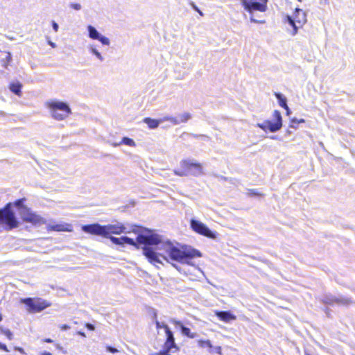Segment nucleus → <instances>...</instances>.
Listing matches in <instances>:
<instances>
[{
	"label": "nucleus",
	"instance_id": "obj_1",
	"mask_svg": "<svg viewBox=\"0 0 355 355\" xmlns=\"http://www.w3.org/2000/svg\"><path fill=\"white\" fill-rule=\"evenodd\" d=\"M82 230L89 234L94 236H101L105 238H108L111 234H121L126 233V227L123 223H118L116 224H108L106 225H101L98 223H92L89 225H83ZM128 232H130L128 231Z\"/></svg>",
	"mask_w": 355,
	"mask_h": 355
},
{
	"label": "nucleus",
	"instance_id": "obj_2",
	"mask_svg": "<svg viewBox=\"0 0 355 355\" xmlns=\"http://www.w3.org/2000/svg\"><path fill=\"white\" fill-rule=\"evenodd\" d=\"M159 250H164L166 251V261H168V257H169L173 261L190 264V261L194 257H201V253L198 250L195 249L181 250L177 247L173 246L171 243H165L162 244V247L159 248Z\"/></svg>",
	"mask_w": 355,
	"mask_h": 355
},
{
	"label": "nucleus",
	"instance_id": "obj_3",
	"mask_svg": "<svg viewBox=\"0 0 355 355\" xmlns=\"http://www.w3.org/2000/svg\"><path fill=\"white\" fill-rule=\"evenodd\" d=\"M176 175L198 176L202 173V165L201 163L190 159H184L180 162L178 166L174 169Z\"/></svg>",
	"mask_w": 355,
	"mask_h": 355
},
{
	"label": "nucleus",
	"instance_id": "obj_4",
	"mask_svg": "<svg viewBox=\"0 0 355 355\" xmlns=\"http://www.w3.org/2000/svg\"><path fill=\"white\" fill-rule=\"evenodd\" d=\"M243 8L248 12L250 16L252 22L257 24H264L265 20H258L254 17V12H266L268 9V0H239Z\"/></svg>",
	"mask_w": 355,
	"mask_h": 355
},
{
	"label": "nucleus",
	"instance_id": "obj_5",
	"mask_svg": "<svg viewBox=\"0 0 355 355\" xmlns=\"http://www.w3.org/2000/svg\"><path fill=\"white\" fill-rule=\"evenodd\" d=\"M0 225L6 230H11L19 226V221L12 210L11 202L7 203L0 209Z\"/></svg>",
	"mask_w": 355,
	"mask_h": 355
},
{
	"label": "nucleus",
	"instance_id": "obj_6",
	"mask_svg": "<svg viewBox=\"0 0 355 355\" xmlns=\"http://www.w3.org/2000/svg\"><path fill=\"white\" fill-rule=\"evenodd\" d=\"M46 105L50 110L52 117L55 120H64L71 114V108L64 102L51 101L46 103Z\"/></svg>",
	"mask_w": 355,
	"mask_h": 355
},
{
	"label": "nucleus",
	"instance_id": "obj_7",
	"mask_svg": "<svg viewBox=\"0 0 355 355\" xmlns=\"http://www.w3.org/2000/svg\"><path fill=\"white\" fill-rule=\"evenodd\" d=\"M21 302L27 306L29 313H39L49 307L51 303L41 297H26L21 300Z\"/></svg>",
	"mask_w": 355,
	"mask_h": 355
},
{
	"label": "nucleus",
	"instance_id": "obj_8",
	"mask_svg": "<svg viewBox=\"0 0 355 355\" xmlns=\"http://www.w3.org/2000/svg\"><path fill=\"white\" fill-rule=\"evenodd\" d=\"M274 122L270 120H266L262 123H258L257 126L263 131H269L270 132H275L279 130L282 127V117L281 112L278 110H275L272 113Z\"/></svg>",
	"mask_w": 355,
	"mask_h": 355
},
{
	"label": "nucleus",
	"instance_id": "obj_9",
	"mask_svg": "<svg viewBox=\"0 0 355 355\" xmlns=\"http://www.w3.org/2000/svg\"><path fill=\"white\" fill-rule=\"evenodd\" d=\"M286 20L293 28L291 34L295 35L297 33L298 28L302 27L306 22V16L302 10L296 8L293 17L287 15Z\"/></svg>",
	"mask_w": 355,
	"mask_h": 355
},
{
	"label": "nucleus",
	"instance_id": "obj_10",
	"mask_svg": "<svg viewBox=\"0 0 355 355\" xmlns=\"http://www.w3.org/2000/svg\"><path fill=\"white\" fill-rule=\"evenodd\" d=\"M190 226L193 232L203 236L212 239H215L217 236L216 232L211 231L205 224L198 220L191 219Z\"/></svg>",
	"mask_w": 355,
	"mask_h": 355
},
{
	"label": "nucleus",
	"instance_id": "obj_11",
	"mask_svg": "<svg viewBox=\"0 0 355 355\" xmlns=\"http://www.w3.org/2000/svg\"><path fill=\"white\" fill-rule=\"evenodd\" d=\"M148 234H139L136 238V243L139 246V244L146 245H157L161 243L162 241L160 236L155 233H152L150 230H146Z\"/></svg>",
	"mask_w": 355,
	"mask_h": 355
},
{
	"label": "nucleus",
	"instance_id": "obj_12",
	"mask_svg": "<svg viewBox=\"0 0 355 355\" xmlns=\"http://www.w3.org/2000/svg\"><path fill=\"white\" fill-rule=\"evenodd\" d=\"M21 216L24 222L30 223L35 225L45 223L43 218L32 211L31 209L27 207H23Z\"/></svg>",
	"mask_w": 355,
	"mask_h": 355
},
{
	"label": "nucleus",
	"instance_id": "obj_13",
	"mask_svg": "<svg viewBox=\"0 0 355 355\" xmlns=\"http://www.w3.org/2000/svg\"><path fill=\"white\" fill-rule=\"evenodd\" d=\"M142 250L144 255L150 263H161L162 261H160L159 257H162L164 260H166V255L165 253L157 252L151 247L144 246L142 248Z\"/></svg>",
	"mask_w": 355,
	"mask_h": 355
},
{
	"label": "nucleus",
	"instance_id": "obj_14",
	"mask_svg": "<svg viewBox=\"0 0 355 355\" xmlns=\"http://www.w3.org/2000/svg\"><path fill=\"white\" fill-rule=\"evenodd\" d=\"M164 327L166 339L164 343L163 349L172 350L173 349H175V351H178L179 347L175 343V340L173 331L170 329L169 327Z\"/></svg>",
	"mask_w": 355,
	"mask_h": 355
},
{
	"label": "nucleus",
	"instance_id": "obj_15",
	"mask_svg": "<svg viewBox=\"0 0 355 355\" xmlns=\"http://www.w3.org/2000/svg\"><path fill=\"white\" fill-rule=\"evenodd\" d=\"M110 240L112 241V243L115 245H123L124 244H128L130 245L134 246L135 248L139 249V246L138 244L131 238H129L128 236H121L119 238L114 237V236H110Z\"/></svg>",
	"mask_w": 355,
	"mask_h": 355
},
{
	"label": "nucleus",
	"instance_id": "obj_16",
	"mask_svg": "<svg viewBox=\"0 0 355 355\" xmlns=\"http://www.w3.org/2000/svg\"><path fill=\"white\" fill-rule=\"evenodd\" d=\"M191 116L189 112H184L182 114H180L178 117L173 116H165L162 121H169L173 125H178L181 123H187L190 119Z\"/></svg>",
	"mask_w": 355,
	"mask_h": 355
},
{
	"label": "nucleus",
	"instance_id": "obj_17",
	"mask_svg": "<svg viewBox=\"0 0 355 355\" xmlns=\"http://www.w3.org/2000/svg\"><path fill=\"white\" fill-rule=\"evenodd\" d=\"M46 230L48 232H71L73 231V227L69 223H60L54 225H49L46 226Z\"/></svg>",
	"mask_w": 355,
	"mask_h": 355
},
{
	"label": "nucleus",
	"instance_id": "obj_18",
	"mask_svg": "<svg viewBox=\"0 0 355 355\" xmlns=\"http://www.w3.org/2000/svg\"><path fill=\"white\" fill-rule=\"evenodd\" d=\"M173 322L176 327H179L180 328L183 335L186 336L189 338H194L197 337L196 333L191 332V329L189 327H187L184 325H183V324L180 321L174 320Z\"/></svg>",
	"mask_w": 355,
	"mask_h": 355
},
{
	"label": "nucleus",
	"instance_id": "obj_19",
	"mask_svg": "<svg viewBox=\"0 0 355 355\" xmlns=\"http://www.w3.org/2000/svg\"><path fill=\"white\" fill-rule=\"evenodd\" d=\"M216 315L220 320L225 322H229L236 319V315L230 311H217L216 312Z\"/></svg>",
	"mask_w": 355,
	"mask_h": 355
},
{
	"label": "nucleus",
	"instance_id": "obj_20",
	"mask_svg": "<svg viewBox=\"0 0 355 355\" xmlns=\"http://www.w3.org/2000/svg\"><path fill=\"white\" fill-rule=\"evenodd\" d=\"M21 88H22V84L19 82L17 83H11L9 85V89L10 90L16 94L18 96H21L22 92H21Z\"/></svg>",
	"mask_w": 355,
	"mask_h": 355
},
{
	"label": "nucleus",
	"instance_id": "obj_21",
	"mask_svg": "<svg viewBox=\"0 0 355 355\" xmlns=\"http://www.w3.org/2000/svg\"><path fill=\"white\" fill-rule=\"evenodd\" d=\"M275 96H276L277 99L278 100L279 105L284 108L286 111H289V107L287 105V100L285 96H284L280 93H275Z\"/></svg>",
	"mask_w": 355,
	"mask_h": 355
},
{
	"label": "nucleus",
	"instance_id": "obj_22",
	"mask_svg": "<svg viewBox=\"0 0 355 355\" xmlns=\"http://www.w3.org/2000/svg\"><path fill=\"white\" fill-rule=\"evenodd\" d=\"M160 121H161L159 120L151 119L150 117L144 119V122L147 124L150 129L157 128L159 126Z\"/></svg>",
	"mask_w": 355,
	"mask_h": 355
},
{
	"label": "nucleus",
	"instance_id": "obj_23",
	"mask_svg": "<svg viewBox=\"0 0 355 355\" xmlns=\"http://www.w3.org/2000/svg\"><path fill=\"white\" fill-rule=\"evenodd\" d=\"M198 345L201 348H209V352H212V344L209 340H199Z\"/></svg>",
	"mask_w": 355,
	"mask_h": 355
},
{
	"label": "nucleus",
	"instance_id": "obj_24",
	"mask_svg": "<svg viewBox=\"0 0 355 355\" xmlns=\"http://www.w3.org/2000/svg\"><path fill=\"white\" fill-rule=\"evenodd\" d=\"M247 195L249 197H263L265 194L262 192H259L257 189H248Z\"/></svg>",
	"mask_w": 355,
	"mask_h": 355
},
{
	"label": "nucleus",
	"instance_id": "obj_25",
	"mask_svg": "<svg viewBox=\"0 0 355 355\" xmlns=\"http://www.w3.org/2000/svg\"><path fill=\"white\" fill-rule=\"evenodd\" d=\"M88 31H89V35L90 38H92L93 40H97L98 38H99L100 34L98 33V32L96 31V29L94 27L89 25L88 26Z\"/></svg>",
	"mask_w": 355,
	"mask_h": 355
},
{
	"label": "nucleus",
	"instance_id": "obj_26",
	"mask_svg": "<svg viewBox=\"0 0 355 355\" xmlns=\"http://www.w3.org/2000/svg\"><path fill=\"white\" fill-rule=\"evenodd\" d=\"M121 143L131 147H135L136 146L134 140L127 137H123Z\"/></svg>",
	"mask_w": 355,
	"mask_h": 355
},
{
	"label": "nucleus",
	"instance_id": "obj_27",
	"mask_svg": "<svg viewBox=\"0 0 355 355\" xmlns=\"http://www.w3.org/2000/svg\"><path fill=\"white\" fill-rule=\"evenodd\" d=\"M341 302H342V300L340 299H338V298H331V299H329V298L326 297L325 299L323 300V303L326 304H334V303L340 304Z\"/></svg>",
	"mask_w": 355,
	"mask_h": 355
},
{
	"label": "nucleus",
	"instance_id": "obj_28",
	"mask_svg": "<svg viewBox=\"0 0 355 355\" xmlns=\"http://www.w3.org/2000/svg\"><path fill=\"white\" fill-rule=\"evenodd\" d=\"M1 332L7 337L8 340H12L13 334L10 329H2Z\"/></svg>",
	"mask_w": 355,
	"mask_h": 355
},
{
	"label": "nucleus",
	"instance_id": "obj_29",
	"mask_svg": "<svg viewBox=\"0 0 355 355\" xmlns=\"http://www.w3.org/2000/svg\"><path fill=\"white\" fill-rule=\"evenodd\" d=\"M25 200V198H20L14 202V205L17 207H21L23 209V207H25L23 205L24 201Z\"/></svg>",
	"mask_w": 355,
	"mask_h": 355
},
{
	"label": "nucleus",
	"instance_id": "obj_30",
	"mask_svg": "<svg viewBox=\"0 0 355 355\" xmlns=\"http://www.w3.org/2000/svg\"><path fill=\"white\" fill-rule=\"evenodd\" d=\"M97 40H99L103 44L109 45L110 44L109 39L105 36L99 35V38H98Z\"/></svg>",
	"mask_w": 355,
	"mask_h": 355
},
{
	"label": "nucleus",
	"instance_id": "obj_31",
	"mask_svg": "<svg viewBox=\"0 0 355 355\" xmlns=\"http://www.w3.org/2000/svg\"><path fill=\"white\" fill-rule=\"evenodd\" d=\"M297 119L293 118L290 121V127L293 128H297L299 123H297Z\"/></svg>",
	"mask_w": 355,
	"mask_h": 355
},
{
	"label": "nucleus",
	"instance_id": "obj_32",
	"mask_svg": "<svg viewBox=\"0 0 355 355\" xmlns=\"http://www.w3.org/2000/svg\"><path fill=\"white\" fill-rule=\"evenodd\" d=\"M155 323L157 329H164L165 330L164 327H168L167 324H166L164 323H161L158 320H156Z\"/></svg>",
	"mask_w": 355,
	"mask_h": 355
},
{
	"label": "nucleus",
	"instance_id": "obj_33",
	"mask_svg": "<svg viewBox=\"0 0 355 355\" xmlns=\"http://www.w3.org/2000/svg\"><path fill=\"white\" fill-rule=\"evenodd\" d=\"M190 4L192 8L200 14V15L203 16L202 12L196 6L193 2H191Z\"/></svg>",
	"mask_w": 355,
	"mask_h": 355
},
{
	"label": "nucleus",
	"instance_id": "obj_34",
	"mask_svg": "<svg viewBox=\"0 0 355 355\" xmlns=\"http://www.w3.org/2000/svg\"><path fill=\"white\" fill-rule=\"evenodd\" d=\"M70 7L76 10L81 9V5L80 3H71Z\"/></svg>",
	"mask_w": 355,
	"mask_h": 355
},
{
	"label": "nucleus",
	"instance_id": "obj_35",
	"mask_svg": "<svg viewBox=\"0 0 355 355\" xmlns=\"http://www.w3.org/2000/svg\"><path fill=\"white\" fill-rule=\"evenodd\" d=\"M85 327L90 331H94L95 329V327L91 323H85Z\"/></svg>",
	"mask_w": 355,
	"mask_h": 355
},
{
	"label": "nucleus",
	"instance_id": "obj_36",
	"mask_svg": "<svg viewBox=\"0 0 355 355\" xmlns=\"http://www.w3.org/2000/svg\"><path fill=\"white\" fill-rule=\"evenodd\" d=\"M0 349L6 352H9V349H8L6 345L1 343H0Z\"/></svg>",
	"mask_w": 355,
	"mask_h": 355
},
{
	"label": "nucleus",
	"instance_id": "obj_37",
	"mask_svg": "<svg viewBox=\"0 0 355 355\" xmlns=\"http://www.w3.org/2000/svg\"><path fill=\"white\" fill-rule=\"evenodd\" d=\"M59 327L62 331H66L70 329V327L66 324H61Z\"/></svg>",
	"mask_w": 355,
	"mask_h": 355
},
{
	"label": "nucleus",
	"instance_id": "obj_38",
	"mask_svg": "<svg viewBox=\"0 0 355 355\" xmlns=\"http://www.w3.org/2000/svg\"><path fill=\"white\" fill-rule=\"evenodd\" d=\"M106 349H107V350L108 352H112V353H116V352H118V350H117L116 348L112 347H110V346H107V347H106Z\"/></svg>",
	"mask_w": 355,
	"mask_h": 355
},
{
	"label": "nucleus",
	"instance_id": "obj_39",
	"mask_svg": "<svg viewBox=\"0 0 355 355\" xmlns=\"http://www.w3.org/2000/svg\"><path fill=\"white\" fill-rule=\"evenodd\" d=\"M14 349H15V351H17V352H20V353H21V354H26V353H25L24 349L22 347H14Z\"/></svg>",
	"mask_w": 355,
	"mask_h": 355
},
{
	"label": "nucleus",
	"instance_id": "obj_40",
	"mask_svg": "<svg viewBox=\"0 0 355 355\" xmlns=\"http://www.w3.org/2000/svg\"><path fill=\"white\" fill-rule=\"evenodd\" d=\"M92 52L101 60H102V57H101V53L96 51V49H93L92 50Z\"/></svg>",
	"mask_w": 355,
	"mask_h": 355
},
{
	"label": "nucleus",
	"instance_id": "obj_41",
	"mask_svg": "<svg viewBox=\"0 0 355 355\" xmlns=\"http://www.w3.org/2000/svg\"><path fill=\"white\" fill-rule=\"evenodd\" d=\"M153 320H154V322H155L156 320H157V313L156 311H153Z\"/></svg>",
	"mask_w": 355,
	"mask_h": 355
},
{
	"label": "nucleus",
	"instance_id": "obj_42",
	"mask_svg": "<svg viewBox=\"0 0 355 355\" xmlns=\"http://www.w3.org/2000/svg\"><path fill=\"white\" fill-rule=\"evenodd\" d=\"M215 351L217 354L221 355L222 354V348L220 346H218L215 348Z\"/></svg>",
	"mask_w": 355,
	"mask_h": 355
},
{
	"label": "nucleus",
	"instance_id": "obj_43",
	"mask_svg": "<svg viewBox=\"0 0 355 355\" xmlns=\"http://www.w3.org/2000/svg\"><path fill=\"white\" fill-rule=\"evenodd\" d=\"M52 25H53V30L55 32H57L58 31V24L56 22H55V21H53Z\"/></svg>",
	"mask_w": 355,
	"mask_h": 355
},
{
	"label": "nucleus",
	"instance_id": "obj_44",
	"mask_svg": "<svg viewBox=\"0 0 355 355\" xmlns=\"http://www.w3.org/2000/svg\"><path fill=\"white\" fill-rule=\"evenodd\" d=\"M43 342L46 343H53V340L51 338H44L43 340Z\"/></svg>",
	"mask_w": 355,
	"mask_h": 355
},
{
	"label": "nucleus",
	"instance_id": "obj_45",
	"mask_svg": "<svg viewBox=\"0 0 355 355\" xmlns=\"http://www.w3.org/2000/svg\"><path fill=\"white\" fill-rule=\"evenodd\" d=\"M77 334L78 335H80V336H82V337H86L85 334L84 332H83V331H79L77 332Z\"/></svg>",
	"mask_w": 355,
	"mask_h": 355
},
{
	"label": "nucleus",
	"instance_id": "obj_46",
	"mask_svg": "<svg viewBox=\"0 0 355 355\" xmlns=\"http://www.w3.org/2000/svg\"><path fill=\"white\" fill-rule=\"evenodd\" d=\"M161 247H162V245L157 248V252L166 253V251L164 250H159V248H160Z\"/></svg>",
	"mask_w": 355,
	"mask_h": 355
},
{
	"label": "nucleus",
	"instance_id": "obj_47",
	"mask_svg": "<svg viewBox=\"0 0 355 355\" xmlns=\"http://www.w3.org/2000/svg\"><path fill=\"white\" fill-rule=\"evenodd\" d=\"M305 122V120L304 119H297V123H303Z\"/></svg>",
	"mask_w": 355,
	"mask_h": 355
},
{
	"label": "nucleus",
	"instance_id": "obj_48",
	"mask_svg": "<svg viewBox=\"0 0 355 355\" xmlns=\"http://www.w3.org/2000/svg\"><path fill=\"white\" fill-rule=\"evenodd\" d=\"M40 355H53V354L49 352H43L42 353H41Z\"/></svg>",
	"mask_w": 355,
	"mask_h": 355
},
{
	"label": "nucleus",
	"instance_id": "obj_49",
	"mask_svg": "<svg viewBox=\"0 0 355 355\" xmlns=\"http://www.w3.org/2000/svg\"><path fill=\"white\" fill-rule=\"evenodd\" d=\"M132 232L134 233H137L138 231L137 230H133Z\"/></svg>",
	"mask_w": 355,
	"mask_h": 355
},
{
	"label": "nucleus",
	"instance_id": "obj_50",
	"mask_svg": "<svg viewBox=\"0 0 355 355\" xmlns=\"http://www.w3.org/2000/svg\"><path fill=\"white\" fill-rule=\"evenodd\" d=\"M2 320V315L0 313V322Z\"/></svg>",
	"mask_w": 355,
	"mask_h": 355
},
{
	"label": "nucleus",
	"instance_id": "obj_51",
	"mask_svg": "<svg viewBox=\"0 0 355 355\" xmlns=\"http://www.w3.org/2000/svg\"><path fill=\"white\" fill-rule=\"evenodd\" d=\"M286 114H290V110L289 111H286Z\"/></svg>",
	"mask_w": 355,
	"mask_h": 355
},
{
	"label": "nucleus",
	"instance_id": "obj_52",
	"mask_svg": "<svg viewBox=\"0 0 355 355\" xmlns=\"http://www.w3.org/2000/svg\"><path fill=\"white\" fill-rule=\"evenodd\" d=\"M298 1L301 2L302 0H297Z\"/></svg>",
	"mask_w": 355,
	"mask_h": 355
}]
</instances>
